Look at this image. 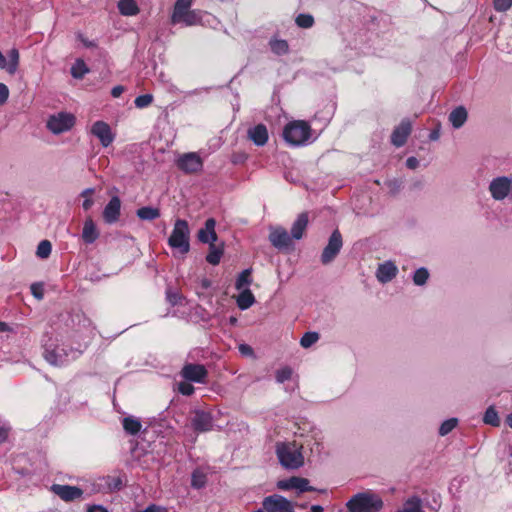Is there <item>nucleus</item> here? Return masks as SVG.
I'll use <instances>...</instances> for the list:
<instances>
[{"mask_svg": "<svg viewBox=\"0 0 512 512\" xmlns=\"http://www.w3.org/2000/svg\"><path fill=\"white\" fill-rule=\"evenodd\" d=\"M428 278L429 272L424 267L417 269L413 274V282L417 286H423L424 284H426Z\"/></svg>", "mask_w": 512, "mask_h": 512, "instance_id": "37", "label": "nucleus"}, {"mask_svg": "<svg viewBox=\"0 0 512 512\" xmlns=\"http://www.w3.org/2000/svg\"><path fill=\"white\" fill-rule=\"evenodd\" d=\"M168 245L182 255L190 251V228L186 220L177 219L175 221L171 235L168 238Z\"/></svg>", "mask_w": 512, "mask_h": 512, "instance_id": "4", "label": "nucleus"}, {"mask_svg": "<svg viewBox=\"0 0 512 512\" xmlns=\"http://www.w3.org/2000/svg\"><path fill=\"white\" fill-rule=\"evenodd\" d=\"M8 436V430L4 427H0V443L6 440Z\"/></svg>", "mask_w": 512, "mask_h": 512, "instance_id": "55", "label": "nucleus"}, {"mask_svg": "<svg viewBox=\"0 0 512 512\" xmlns=\"http://www.w3.org/2000/svg\"><path fill=\"white\" fill-rule=\"evenodd\" d=\"M269 45L271 50L277 55H284L289 50L287 41L283 39H271Z\"/></svg>", "mask_w": 512, "mask_h": 512, "instance_id": "34", "label": "nucleus"}, {"mask_svg": "<svg viewBox=\"0 0 512 512\" xmlns=\"http://www.w3.org/2000/svg\"><path fill=\"white\" fill-rule=\"evenodd\" d=\"M8 330V325L5 322H0V332Z\"/></svg>", "mask_w": 512, "mask_h": 512, "instance_id": "62", "label": "nucleus"}, {"mask_svg": "<svg viewBox=\"0 0 512 512\" xmlns=\"http://www.w3.org/2000/svg\"><path fill=\"white\" fill-rule=\"evenodd\" d=\"M512 7V0H493L495 11L505 13Z\"/></svg>", "mask_w": 512, "mask_h": 512, "instance_id": "45", "label": "nucleus"}, {"mask_svg": "<svg viewBox=\"0 0 512 512\" xmlns=\"http://www.w3.org/2000/svg\"><path fill=\"white\" fill-rule=\"evenodd\" d=\"M205 484H206V476L198 470L194 471L192 474V478H191V486L193 488L200 489V488L204 487Z\"/></svg>", "mask_w": 512, "mask_h": 512, "instance_id": "42", "label": "nucleus"}, {"mask_svg": "<svg viewBox=\"0 0 512 512\" xmlns=\"http://www.w3.org/2000/svg\"><path fill=\"white\" fill-rule=\"evenodd\" d=\"M488 190L495 201L508 200L512 202V175L493 178L489 183Z\"/></svg>", "mask_w": 512, "mask_h": 512, "instance_id": "6", "label": "nucleus"}, {"mask_svg": "<svg viewBox=\"0 0 512 512\" xmlns=\"http://www.w3.org/2000/svg\"><path fill=\"white\" fill-rule=\"evenodd\" d=\"M468 113L465 107L459 106L449 114V121L455 129L461 128L467 121Z\"/></svg>", "mask_w": 512, "mask_h": 512, "instance_id": "25", "label": "nucleus"}, {"mask_svg": "<svg viewBox=\"0 0 512 512\" xmlns=\"http://www.w3.org/2000/svg\"><path fill=\"white\" fill-rule=\"evenodd\" d=\"M168 298H169V301H170L173 305H175V304H177V303H178V300H177L178 296H177L176 294H170V293H168Z\"/></svg>", "mask_w": 512, "mask_h": 512, "instance_id": "57", "label": "nucleus"}, {"mask_svg": "<svg viewBox=\"0 0 512 512\" xmlns=\"http://www.w3.org/2000/svg\"><path fill=\"white\" fill-rule=\"evenodd\" d=\"M192 427L197 432H207L213 428V418L209 412L196 410L191 420Z\"/></svg>", "mask_w": 512, "mask_h": 512, "instance_id": "15", "label": "nucleus"}, {"mask_svg": "<svg viewBox=\"0 0 512 512\" xmlns=\"http://www.w3.org/2000/svg\"><path fill=\"white\" fill-rule=\"evenodd\" d=\"M51 491L65 502H72L83 496V490L77 486L53 484Z\"/></svg>", "mask_w": 512, "mask_h": 512, "instance_id": "11", "label": "nucleus"}, {"mask_svg": "<svg viewBox=\"0 0 512 512\" xmlns=\"http://www.w3.org/2000/svg\"><path fill=\"white\" fill-rule=\"evenodd\" d=\"M342 246L343 241L339 230L333 231L329 238L328 244L323 249V252L321 254L322 264L327 265L331 263L340 252Z\"/></svg>", "mask_w": 512, "mask_h": 512, "instance_id": "9", "label": "nucleus"}, {"mask_svg": "<svg viewBox=\"0 0 512 512\" xmlns=\"http://www.w3.org/2000/svg\"><path fill=\"white\" fill-rule=\"evenodd\" d=\"M293 238L283 227L277 226L270 230L269 241L277 249L288 248L292 244Z\"/></svg>", "mask_w": 512, "mask_h": 512, "instance_id": "14", "label": "nucleus"}, {"mask_svg": "<svg viewBox=\"0 0 512 512\" xmlns=\"http://www.w3.org/2000/svg\"><path fill=\"white\" fill-rule=\"evenodd\" d=\"M483 421L485 424H489L494 427H498L500 425V419L497 411L494 407H489L483 417Z\"/></svg>", "mask_w": 512, "mask_h": 512, "instance_id": "35", "label": "nucleus"}, {"mask_svg": "<svg viewBox=\"0 0 512 512\" xmlns=\"http://www.w3.org/2000/svg\"><path fill=\"white\" fill-rule=\"evenodd\" d=\"M398 273L397 266L392 261H385L378 265L376 278L380 283H388L396 277Z\"/></svg>", "mask_w": 512, "mask_h": 512, "instance_id": "19", "label": "nucleus"}, {"mask_svg": "<svg viewBox=\"0 0 512 512\" xmlns=\"http://www.w3.org/2000/svg\"><path fill=\"white\" fill-rule=\"evenodd\" d=\"M296 24L301 28H311L314 24V18L310 14H299L296 17Z\"/></svg>", "mask_w": 512, "mask_h": 512, "instance_id": "41", "label": "nucleus"}, {"mask_svg": "<svg viewBox=\"0 0 512 512\" xmlns=\"http://www.w3.org/2000/svg\"><path fill=\"white\" fill-rule=\"evenodd\" d=\"M99 235H100L99 231H98L94 221L92 220L91 217H88L85 220L84 225H83L82 240L86 244H92L98 239Z\"/></svg>", "mask_w": 512, "mask_h": 512, "instance_id": "22", "label": "nucleus"}, {"mask_svg": "<svg viewBox=\"0 0 512 512\" xmlns=\"http://www.w3.org/2000/svg\"><path fill=\"white\" fill-rule=\"evenodd\" d=\"M312 136L310 125L302 120L288 123L283 130L285 141L291 146H303L309 143Z\"/></svg>", "mask_w": 512, "mask_h": 512, "instance_id": "3", "label": "nucleus"}, {"mask_svg": "<svg viewBox=\"0 0 512 512\" xmlns=\"http://www.w3.org/2000/svg\"><path fill=\"white\" fill-rule=\"evenodd\" d=\"M202 286H203L204 288H208V287L210 286V282H209V280L204 279V280L202 281Z\"/></svg>", "mask_w": 512, "mask_h": 512, "instance_id": "64", "label": "nucleus"}, {"mask_svg": "<svg viewBox=\"0 0 512 512\" xmlns=\"http://www.w3.org/2000/svg\"><path fill=\"white\" fill-rule=\"evenodd\" d=\"M215 226L216 221L214 218L207 219L204 227L198 231V240L209 245L214 244L217 241Z\"/></svg>", "mask_w": 512, "mask_h": 512, "instance_id": "20", "label": "nucleus"}, {"mask_svg": "<svg viewBox=\"0 0 512 512\" xmlns=\"http://www.w3.org/2000/svg\"><path fill=\"white\" fill-rule=\"evenodd\" d=\"M86 512H109V511L107 508H105L102 505L93 504V505L87 506Z\"/></svg>", "mask_w": 512, "mask_h": 512, "instance_id": "51", "label": "nucleus"}, {"mask_svg": "<svg viewBox=\"0 0 512 512\" xmlns=\"http://www.w3.org/2000/svg\"><path fill=\"white\" fill-rule=\"evenodd\" d=\"M143 512H167V510L164 507L152 504L143 510Z\"/></svg>", "mask_w": 512, "mask_h": 512, "instance_id": "53", "label": "nucleus"}, {"mask_svg": "<svg viewBox=\"0 0 512 512\" xmlns=\"http://www.w3.org/2000/svg\"><path fill=\"white\" fill-rule=\"evenodd\" d=\"M262 506L266 512H294L293 503L279 494L265 497Z\"/></svg>", "mask_w": 512, "mask_h": 512, "instance_id": "8", "label": "nucleus"}, {"mask_svg": "<svg viewBox=\"0 0 512 512\" xmlns=\"http://www.w3.org/2000/svg\"><path fill=\"white\" fill-rule=\"evenodd\" d=\"M248 137L257 146H263L268 141V131L265 125L258 124L248 130Z\"/></svg>", "mask_w": 512, "mask_h": 512, "instance_id": "21", "label": "nucleus"}, {"mask_svg": "<svg viewBox=\"0 0 512 512\" xmlns=\"http://www.w3.org/2000/svg\"><path fill=\"white\" fill-rule=\"evenodd\" d=\"M75 124V117L71 113L59 112L51 115L47 120V128L53 134L69 131Z\"/></svg>", "mask_w": 512, "mask_h": 512, "instance_id": "7", "label": "nucleus"}, {"mask_svg": "<svg viewBox=\"0 0 512 512\" xmlns=\"http://www.w3.org/2000/svg\"><path fill=\"white\" fill-rule=\"evenodd\" d=\"M81 42L86 46V47H94L95 44L93 41H89L87 39H84V38H81Z\"/></svg>", "mask_w": 512, "mask_h": 512, "instance_id": "59", "label": "nucleus"}, {"mask_svg": "<svg viewBox=\"0 0 512 512\" xmlns=\"http://www.w3.org/2000/svg\"><path fill=\"white\" fill-rule=\"evenodd\" d=\"M192 0H177L171 16L172 24H178L181 19L190 11Z\"/></svg>", "mask_w": 512, "mask_h": 512, "instance_id": "24", "label": "nucleus"}, {"mask_svg": "<svg viewBox=\"0 0 512 512\" xmlns=\"http://www.w3.org/2000/svg\"><path fill=\"white\" fill-rule=\"evenodd\" d=\"M199 12L190 10L182 19L180 23H184L186 26L196 25L200 22Z\"/></svg>", "mask_w": 512, "mask_h": 512, "instance_id": "40", "label": "nucleus"}, {"mask_svg": "<svg viewBox=\"0 0 512 512\" xmlns=\"http://www.w3.org/2000/svg\"><path fill=\"white\" fill-rule=\"evenodd\" d=\"M223 250L214 244L209 245V253L206 256V261L211 265L219 264Z\"/></svg>", "mask_w": 512, "mask_h": 512, "instance_id": "32", "label": "nucleus"}, {"mask_svg": "<svg viewBox=\"0 0 512 512\" xmlns=\"http://www.w3.org/2000/svg\"><path fill=\"white\" fill-rule=\"evenodd\" d=\"M277 488L280 490L296 489L299 492H306L314 490L309 486V481L306 478L291 477L289 479L280 480L277 482Z\"/></svg>", "mask_w": 512, "mask_h": 512, "instance_id": "17", "label": "nucleus"}, {"mask_svg": "<svg viewBox=\"0 0 512 512\" xmlns=\"http://www.w3.org/2000/svg\"><path fill=\"white\" fill-rule=\"evenodd\" d=\"M52 245L48 240H43L38 244L36 255L41 259H46L51 254Z\"/></svg>", "mask_w": 512, "mask_h": 512, "instance_id": "38", "label": "nucleus"}, {"mask_svg": "<svg viewBox=\"0 0 512 512\" xmlns=\"http://www.w3.org/2000/svg\"><path fill=\"white\" fill-rule=\"evenodd\" d=\"M292 376V369L288 366L280 368L276 371V381L278 383H284L289 380Z\"/></svg>", "mask_w": 512, "mask_h": 512, "instance_id": "44", "label": "nucleus"}, {"mask_svg": "<svg viewBox=\"0 0 512 512\" xmlns=\"http://www.w3.org/2000/svg\"><path fill=\"white\" fill-rule=\"evenodd\" d=\"M121 201L118 196H113L103 210V219L107 224H113L119 220Z\"/></svg>", "mask_w": 512, "mask_h": 512, "instance_id": "18", "label": "nucleus"}, {"mask_svg": "<svg viewBox=\"0 0 512 512\" xmlns=\"http://www.w3.org/2000/svg\"><path fill=\"white\" fill-rule=\"evenodd\" d=\"M136 215L145 221H152L160 217V210L155 207L145 206L136 211Z\"/></svg>", "mask_w": 512, "mask_h": 512, "instance_id": "29", "label": "nucleus"}, {"mask_svg": "<svg viewBox=\"0 0 512 512\" xmlns=\"http://www.w3.org/2000/svg\"><path fill=\"white\" fill-rule=\"evenodd\" d=\"M319 339V334L317 332H306L301 340L300 344L304 348H309L313 344H315Z\"/></svg>", "mask_w": 512, "mask_h": 512, "instance_id": "39", "label": "nucleus"}, {"mask_svg": "<svg viewBox=\"0 0 512 512\" xmlns=\"http://www.w3.org/2000/svg\"><path fill=\"white\" fill-rule=\"evenodd\" d=\"M350 512H378L383 507L381 497L370 491L357 493L347 503Z\"/></svg>", "mask_w": 512, "mask_h": 512, "instance_id": "2", "label": "nucleus"}, {"mask_svg": "<svg viewBox=\"0 0 512 512\" xmlns=\"http://www.w3.org/2000/svg\"><path fill=\"white\" fill-rule=\"evenodd\" d=\"M123 428L130 435H136L141 430V422L134 417H125L123 419Z\"/></svg>", "mask_w": 512, "mask_h": 512, "instance_id": "30", "label": "nucleus"}, {"mask_svg": "<svg viewBox=\"0 0 512 512\" xmlns=\"http://www.w3.org/2000/svg\"><path fill=\"white\" fill-rule=\"evenodd\" d=\"M31 292L37 299L43 298V289L42 286L39 284H33L31 286Z\"/></svg>", "mask_w": 512, "mask_h": 512, "instance_id": "50", "label": "nucleus"}, {"mask_svg": "<svg viewBox=\"0 0 512 512\" xmlns=\"http://www.w3.org/2000/svg\"><path fill=\"white\" fill-rule=\"evenodd\" d=\"M411 130V122L408 119H403L391 135L392 144L396 147H402L406 143Z\"/></svg>", "mask_w": 512, "mask_h": 512, "instance_id": "16", "label": "nucleus"}, {"mask_svg": "<svg viewBox=\"0 0 512 512\" xmlns=\"http://www.w3.org/2000/svg\"><path fill=\"white\" fill-rule=\"evenodd\" d=\"M177 166L185 173H195L201 170L203 163L201 158L196 153H186L179 157Z\"/></svg>", "mask_w": 512, "mask_h": 512, "instance_id": "12", "label": "nucleus"}, {"mask_svg": "<svg viewBox=\"0 0 512 512\" xmlns=\"http://www.w3.org/2000/svg\"><path fill=\"white\" fill-rule=\"evenodd\" d=\"M308 213L303 212L298 215L291 227V237L294 240H300L308 226Z\"/></svg>", "mask_w": 512, "mask_h": 512, "instance_id": "23", "label": "nucleus"}, {"mask_svg": "<svg viewBox=\"0 0 512 512\" xmlns=\"http://www.w3.org/2000/svg\"><path fill=\"white\" fill-rule=\"evenodd\" d=\"M124 90H125V88L123 86L117 85V86L112 88L111 95L114 98H117V97H119L124 92Z\"/></svg>", "mask_w": 512, "mask_h": 512, "instance_id": "54", "label": "nucleus"}, {"mask_svg": "<svg viewBox=\"0 0 512 512\" xmlns=\"http://www.w3.org/2000/svg\"><path fill=\"white\" fill-rule=\"evenodd\" d=\"M439 137V134L437 131H433L431 134H430V139L431 140H437Z\"/></svg>", "mask_w": 512, "mask_h": 512, "instance_id": "63", "label": "nucleus"}, {"mask_svg": "<svg viewBox=\"0 0 512 512\" xmlns=\"http://www.w3.org/2000/svg\"><path fill=\"white\" fill-rule=\"evenodd\" d=\"M457 423L458 420L456 418H451L444 421L439 428V434L441 436L447 435L456 427Z\"/></svg>", "mask_w": 512, "mask_h": 512, "instance_id": "43", "label": "nucleus"}, {"mask_svg": "<svg viewBox=\"0 0 512 512\" xmlns=\"http://www.w3.org/2000/svg\"><path fill=\"white\" fill-rule=\"evenodd\" d=\"M153 101V96L151 94H144L136 97L134 100V104L137 108H145L148 107Z\"/></svg>", "mask_w": 512, "mask_h": 512, "instance_id": "46", "label": "nucleus"}, {"mask_svg": "<svg viewBox=\"0 0 512 512\" xmlns=\"http://www.w3.org/2000/svg\"><path fill=\"white\" fill-rule=\"evenodd\" d=\"M276 454L280 464L286 469L295 470L303 466L304 456L302 445L296 442H282L276 446Z\"/></svg>", "mask_w": 512, "mask_h": 512, "instance_id": "1", "label": "nucleus"}, {"mask_svg": "<svg viewBox=\"0 0 512 512\" xmlns=\"http://www.w3.org/2000/svg\"><path fill=\"white\" fill-rule=\"evenodd\" d=\"M239 352L243 355V356H253L254 355V351L252 349V347L248 344H240L239 347Z\"/></svg>", "mask_w": 512, "mask_h": 512, "instance_id": "49", "label": "nucleus"}, {"mask_svg": "<svg viewBox=\"0 0 512 512\" xmlns=\"http://www.w3.org/2000/svg\"><path fill=\"white\" fill-rule=\"evenodd\" d=\"M91 133L99 139L103 147H108L115 138L110 126L104 121H96L91 127Z\"/></svg>", "mask_w": 512, "mask_h": 512, "instance_id": "13", "label": "nucleus"}, {"mask_svg": "<svg viewBox=\"0 0 512 512\" xmlns=\"http://www.w3.org/2000/svg\"><path fill=\"white\" fill-rule=\"evenodd\" d=\"M93 192H94V190H93L92 188L85 189V190L82 192V196H84V197L89 196V195H91Z\"/></svg>", "mask_w": 512, "mask_h": 512, "instance_id": "60", "label": "nucleus"}, {"mask_svg": "<svg viewBox=\"0 0 512 512\" xmlns=\"http://www.w3.org/2000/svg\"><path fill=\"white\" fill-rule=\"evenodd\" d=\"M92 205H93V200H92V199H90V198H86V199L83 201V204H82V206H83V208H84L85 210L90 209V208L92 207Z\"/></svg>", "mask_w": 512, "mask_h": 512, "instance_id": "56", "label": "nucleus"}, {"mask_svg": "<svg viewBox=\"0 0 512 512\" xmlns=\"http://www.w3.org/2000/svg\"><path fill=\"white\" fill-rule=\"evenodd\" d=\"M506 423L512 429V412L506 417Z\"/></svg>", "mask_w": 512, "mask_h": 512, "instance_id": "61", "label": "nucleus"}, {"mask_svg": "<svg viewBox=\"0 0 512 512\" xmlns=\"http://www.w3.org/2000/svg\"><path fill=\"white\" fill-rule=\"evenodd\" d=\"M422 507V500L418 496L408 498L400 512H420Z\"/></svg>", "mask_w": 512, "mask_h": 512, "instance_id": "31", "label": "nucleus"}, {"mask_svg": "<svg viewBox=\"0 0 512 512\" xmlns=\"http://www.w3.org/2000/svg\"><path fill=\"white\" fill-rule=\"evenodd\" d=\"M19 65V51L16 48H12L7 53V60H6V66L4 69L6 71L13 75L18 69Z\"/></svg>", "mask_w": 512, "mask_h": 512, "instance_id": "27", "label": "nucleus"}, {"mask_svg": "<svg viewBox=\"0 0 512 512\" xmlns=\"http://www.w3.org/2000/svg\"><path fill=\"white\" fill-rule=\"evenodd\" d=\"M80 351L72 348L67 349L64 346L45 345L43 356L45 360L53 366H62L80 355Z\"/></svg>", "mask_w": 512, "mask_h": 512, "instance_id": "5", "label": "nucleus"}, {"mask_svg": "<svg viewBox=\"0 0 512 512\" xmlns=\"http://www.w3.org/2000/svg\"><path fill=\"white\" fill-rule=\"evenodd\" d=\"M88 72L89 69L87 65L81 59L76 60L71 67V75L76 79H82Z\"/></svg>", "mask_w": 512, "mask_h": 512, "instance_id": "33", "label": "nucleus"}, {"mask_svg": "<svg viewBox=\"0 0 512 512\" xmlns=\"http://www.w3.org/2000/svg\"><path fill=\"white\" fill-rule=\"evenodd\" d=\"M9 97V89L8 87L0 83V106L3 105Z\"/></svg>", "mask_w": 512, "mask_h": 512, "instance_id": "48", "label": "nucleus"}, {"mask_svg": "<svg viewBox=\"0 0 512 512\" xmlns=\"http://www.w3.org/2000/svg\"><path fill=\"white\" fill-rule=\"evenodd\" d=\"M251 271L249 269L243 270L236 279L235 287L238 290H242L251 284Z\"/></svg>", "mask_w": 512, "mask_h": 512, "instance_id": "36", "label": "nucleus"}, {"mask_svg": "<svg viewBox=\"0 0 512 512\" xmlns=\"http://www.w3.org/2000/svg\"><path fill=\"white\" fill-rule=\"evenodd\" d=\"M118 9L124 16H134L139 13V8L135 0H119Z\"/></svg>", "mask_w": 512, "mask_h": 512, "instance_id": "26", "label": "nucleus"}, {"mask_svg": "<svg viewBox=\"0 0 512 512\" xmlns=\"http://www.w3.org/2000/svg\"><path fill=\"white\" fill-rule=\"evenodd\" d=\"M255 302V297L250 289H244L237 297V306L241 310L250 308Z\"/></svg>", "mask_w": 512, "mask_h": 512, "instance_id": "28", "label": "nucleus"}, {"mask_svg": "<svg viewBox=\"0 0 512 512\" xmlns=\"http://www.w3.org/2000/svg\"><path fill=\"white\" fill-rule=\"evenodd\" d=\"M309 512H324V509L320 505H313Z\"/></svg>", "mask_w": 512, "mask_h": 512, "instance_id": "58", "label": "nucleus"}, {"mask_svg": "<svg viewBox=\"0 0 512 512\" xmlns=\"http://www.w3.org/2000/svg\"><path fill=\"white\" fill-rule=\"evenodd\" d=\"M180 374L186 381L204 384L208 371L204 365L188 363L183 366Z\"/></svg>", "mask_w": 512, "mask_h": 512, "instance_id": "10", "label": "nucleus"}, {"mask_svg": "<svg viewBox=\"0 0 512 512\" xmlns=\"http://www.w3.org/2000/svg\"><path fill=\"white\" fill-rule=\"evenodd\" d=\"M406 166L409 168V169H416L418 166H419V161L416 157H409L407 160H406Z\"/></svg>", "mask_w": 512, "mask_h": 512, "instance_id": "52", "label": "nucleus"}, {"mask_svg": "<svg viewBox=\"0 0 512 512\" xmlns=\"http://www.w3.org/2000/svg\"><path fill=\"white\" fill-rule=\"evenodd\" d=\"M177 389L182 395L185 396H190L195 391L194 386L191 383H189V381H183L178 383Z\"/></svg>", "mask_w": 512, "mask_h": 512, "instance_id": "47", "label": "nucleus"}]
</instances>
